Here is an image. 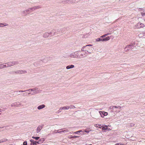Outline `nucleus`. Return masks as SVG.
<instances>
[{
	"label": "nucleus",
	"mask_w": 145,
	"mask_h": 145,
	"mask_svg": "<svg viewBox=\"0 0 145 145\" xmlns=\"http://www.w3.org/2000/svg\"><path fill=\"white\" fill-rule=\"evenodd\" d=\"M136 46L135 44V43H131L129 45H127L124 48L125 50L127 52L130 50H131L132 51H134L136 50L135 48Z\"/></svg>",
	"instance_id": "f257e3e1"
},
{
	"label": "nucleus",
	"mask_w": 145,
	"mask_h": 145,
	"mask_svg": "<svg viewBox=\"0 0 145 145\" xmlns=\"http://www.w3.org/2000/svg\"><path fill=\"white\" fill-rule=\"evenodd\" d=\"M19 63V62L18 61H13L5 63V64H7V67H8L14 66L15 65H17Z\"/></svg>",
	"instance_id": "f03ea898"
},
{
	"label": "nucleus",
	"mask_w": 145,
	"mask_h": 145,
	"mask_svg": "<svg viewBox=\"0 0 145 145\" xmlns=\"http://www.w3.org/2000/svg\"><path fill=\"white\" fill-rule=\"evenodd\" d=\"M94 49V48L92 47H91L90 48H89V47H86L85 48V49H84V50H82V51H85V54L86 55H87L88 53L90 54H91V52L90 51V50H91L93 51V50Z\"/></svg>",
	"instance_id": "7ed1b4c3"
},
{
	"label": "nucleus",
	"mask_w": 145,
	"mask_h": 145,
	"mask_svg": "<svg viewBox=\"0 0 145 145\" xmlns=\"http://www.w3.org/2000/svg\"><path fill=\"white\" fill-rule=\"evenodd\" d=\"M110 39V38L109 37H106L104 38H102L101 37L96 39V41H105L109 40Z\"/></svg>",
	"instance_id": "20e7f679"
},
{
	"label": "nucleus",
	"mask_w": 145,
	"mask_h": 145,
	"mask_svg": "<svg viewBox=\"0 0 145 145\" xmlns=\"http://www.w3.org/2000/svg\"><path fill=\"white\" fill-rule=\"evenodd\" d=\"M55 30H53L52 32H50V33H48V32H46L44 34L43 37L44 38H47L50 35H51L53 33V35H54L56 33V32L55 31Z\"/></svg>",
	"instance_id": "39448f33"
},
{
	"label": "nucleus",
	"mask_w": 145,
	"mask_h": 145,
	"mask_svg": "<svg viewBox=\"0 0 145 145\" xmlns=\"http://www.w3.org/2000/svg\"><path fill=\"white\" fill-rule=\"evenodd\" d=\"M144 26V24L140 22H138L137 24L135 25V27L138 29L143 27Z\"/></svg>",
	"instance_id": "423d86ee"
},
{
	"label": "nucleus",
	"mask_w": 145,
	"mask_h": 145,
	"mask_svg": "<svg viewBox=\"0 0 145 145\" xmlns=\"http://www.w3.org/2000/svg\"><path fill=\"white\" fill-rule=\"evenodd\" d=\"M82 52V50L81 51H78V54L80 57L79 58H82L83 57H84L86 56V55L85 54H83Z\"/></svg>",
	"instance_id": "0eeeda50"
},
{
	"label": "nucleus",
	"mask_w": 145,
	"mask_h": 145,
	"mask_svg": "<svg viewBox=\"0 0 145 145\" xmlns=\"http://www.w3.org/2000/svg\"><path fill=\"white\" fill-rule=\"evenodd\" d=\"M44 126V125L42 124L40 125H39L38 126L37 129V133H39L41 130Z\"/></svg>",
	"instance_id": "6e6552de"
},
{
	"label": "nucleus",
	"mask_w": 145,
	"mask_h": 145,
	"mask_svg": "<svg viewBox=\"0 0 145 145\" xmlns=\"http://www.w3.org/2000/svg\"><path fill=\"white\" fill-rule=\"evenodd\" d=\"M18 103L17 102H15L13 104H12L11 105L12 107H13V106H19L20 105H22V104L21 103Z\"/></svg>",
	"instance_id": "1a4fd4ad"
},
{
	"label": "nucleus",
	"mask_w": 145,
	"mask_h": 145,
	"mask_svg": "<svg viewBox=\"0 0 145 145\" xmlns=\"http://www.w3.org/2000/svg\"><path fill=\"white\" fill-rule=\"evenodd\" d=\"M74 134H84V132L82 130H80L74 132Z\"/></svg>",
	"instance_id": "9d476101"
},
{
	"label": "nucleus",
	"mask_w": 145,
	"mask_h": 145,
	"mask_svg": "<svg viewBox=\"0 0 145 145\" xmlns=\"http://www.w3.org/2000/svg\"><path fill=\"white\" fill-rule=\"evenodd\" d=\"M45 105L44 104L42 105L38 106L37 108L38 110H40L44 108Z\"/></svg>",
	"instance_id": "9b49d317"
},
{
	"label": "nucleus",
	"mask_w": 145,
	"mask_h": 145,
	"mask_svg": "<svg viewBox=\"0 0 145 145\" xmlns=\"http://www.w3.org/2000/svg\"><path fill=\"white\" fill-rule=\"evenodd\" d=\"M41 90H38V89H37V90L36 91H35L33 93L31 94V95H34L36 94H38L39 93L41 92Z\"/></svg>",
	"instance_id": "f8f14e48"
},
{
	"label": "nucleus",
	"mask_w": 145,
	"mask_h": 145,
	"mask_svg": "<svg viewBox=\"0 0 145 145\" xmlns=\"http://www.w3.org/2000/svg\"><path fill=\"white\" fill-rule=\"evenodd\" d=\"M69 56L71 58H76L75 52L70 54Z\"/></svg>",
	"instance_id": "ddd939ff"
},
{
	"label": "nucleus",
	"mask_w": 145,
	"mask_h": 145,
	"mask_svg": "<svg viewBox=\"0 0 145 145\" xmlns=\"http://www.w3.org/2000/svg\"><path fill=\"white\" fill-rule=\"evenodd\" d=\"M74 67V65H71L67 66L66 67V68L67 69H69L71 68H73Z\"/></svg>",
	"instance_id": "4468645a"
},
{
	"label": "nucleus",
	"mask_w": 145,
	"mask_h": 145,
	"mask_svg": "<svg viewBox=\"0 0 145 145\" xmlns=\"http://www.w3.org/2000/svg\"><path fill=\"white\" fill-rule=\"evenodd\" d=\"M28 14L27 13V10H24L23 11L22 13V16H26Z\"/></svg>",
	"instance_id": "2eb2a0df"
},
{
	"label": "nucleus",
	"mask_w": 145,
	"mask_h": 145,
	"mask_svg": "<svg viewBox=\"0 0 145 145\" xmlns=\"http://www.w3.org/2000/svg\"><path fill=\"white\" fill-rule=\"evenodd\" d=\"M10 73L11 74H19V70H18L16 71H13L11 72Z\"/></svg>",
	"instance_id": "dca6fc26"
},
{
	"label": "nucleus",
	"mask_w": 145,
	"mask_h": 145,
	"mask_svg": "<svg viewBox=\"0 0 145 145\" xmlns=\"http://www.w3.org/2000/svg\"><path fill=\"white\" fill-rule=\"evenodd\" d=\"M27 72L25 70H19V74H25Z\"/></svg>",
	"instance_id": "f3484780"
},
{
	"label": "nucleus",
	"mask_w": 145,
	"mask_h": 145,
	"mask_svg": "<svg viewBox=\"0 0 145 145\" xmlns=\"http://www.w3.org/2000/svg\"><path fill=\"white\" fill-rule=\"evenodd\" d=\"M102 129L103 130H107L108 129V127L107 126L105 125V126H102Z\"/></svg>",
	"instance_id": "a211bd4d"
},
{
	"label": "nucleus",
	"mask_w": 145,
	"mask_h": 145,
	"mask_svg": "<svg viewBox=\"0 0 145 145\" xmlns=\"http://www.w3.org/2000/svg\"><path fill=\"white\" fill-rule=\"evenodd\" d=\"M30 142L32 143V144H33V145H36V141H35L33 139H31L30 140Z\"/></svg>",
	"instance_id": "6ab92c4d"
},
{
	"label": "nucleus",
	"mask_w": 145,
	"mask_h": 145,
	"mask_svg": "<svg viewBox=\"0 0 145 145\" xmlns=\"http://www.w3.org/2000/svg\"><path fill=\"white\" fill-rule=\"evenodd\" d=\"M141 11V13L142 16H145V10H142L141 9L140 10Z\"/></svg>",
	"instance_id": "aec40b11"
},
{
	"label": "nucleus",
	"mask_w": 145,
	"mask_h": 145,
	"mask_svg": "<svg viewBox=\"0 0 145 145\" xmlns=\"http://www.w3.org/2000/svg\"><path fill=\"white\" fill-rule=\"evenodd\" d=\"M30 89H27L26 90H24V91L20 90V91H16V92H25V91H31V90Z\"/></svg>",
	"instance_id": "412c9836"
},
{
	"label": "nucleus",
	"mask_w": 145,
	"mask_h": 145,
	"mask_svg": "<svg viewBox=\"0 0 145 145\" xmlns=\"http://www.w3.org/2000/svg\"><path fill=\"white\" fill-rule=\"evenodd\" d=\"M75 54L76 55V58H79V55L78 54V51H76L75 52Z\"/></svg>",
	"instance_id": "4be33fe9"
},
{
	"label": "nucleus",
	"mask_w": 145,
	"mask_h": 145,
	"mask_svg": "<svg viewBox=\"0 0 145 145\" xmlns=\"http://www.w3.org/2000/svg\"><path fill=\"white\" fill-rule=\"evenodd\" d=\"M92 46V45H91V44H88V45H86V46H83L82 48V50H84V49H85V48H86V47H88V46Z\"/></svg>",
	"instance_id": "5701e85b"
},
{
	"label": "nucleus",
	"mask_w": 145,
	"mask_h": 145,
	"mask_svg": "<svg viewBox=\"0 0 145 145\" xmlns=\"http://www.w3.org/2000/svg\"><path fill=\"white\" fill-rule=\"evenodd\" d=\"M114 108H116V107H114V106H111L109 107V110H112L115 111H116V110H115Z\"/></svg>",
	"instance_id": "b1692460"
},
{
	"label": "nucleus",
	"mask_w": 145,
	"mask_h": 145,
	"mask_svg": "<svg viewBox=\"0 0 145 145\" xmlns=\"http://www.w3.org/2000/svg\"><path fill=\"white\" fill-rule=\"evenodd\" d=\"M69 109V106H64L61 107V109L63 110H67Z\"/></svg>",
	"instance_id": "393cba45"
},
{
	"label": "nucleus",
	"mask_w": 145,
	"mask_h": 145,
	"mask_svg": "<svg viewBox=\"0 0 145 145\" xmlns=\"http://www.w3.org/2000/svg\"><path fill=\"white\" fill-rule=\"evenodd\" d=\"M61 3L64 4L68 3L69 1H68V0H63L61 1Z\"/></svg>",
	"instance_id": "a878e982"
},
{
	"label": "nucleus",
	"mask_w": 145,
	"mask_h": 145,
	"mask_svg": "<svg viewBox=\"0 0 145 145\" xmlns=\"http://www.w3.org/2000/svg\"><path fill=\"white\" fill-rule=\"evenodd\" d=\"M31 9V8H28L26 10L28 14H29L30 12H31L33 11H32V10Z\"/></svg>",
	"instance_id": "bb28decb"
},
{
	"label": "nucleus",
	"mask_w": 145,
	"mask_h": 145,
	"mask_svg": "<svg viewBox=\"0 0 145 145\" xmlns=\"http://www.w3.org/2000/svg\"><path fill=\"white\" fill-rule=\"evenodd\" d=\"M66 30V28H63L60 29V31H61V33H64V31Z\"/></svg>",
	"instance_id": "cd10ccee"
},
{
	"label": "nucleus",
	"mask_w": 145,
	"mask_h": 145,
	"mask_svg": "<svg viewBox=\"0 0 145 145\" xmlns=\"http://www.w3.org/2000/svg\"><path fill=\"white\" fill-rule=\"evenodd\" d=\"M76 0H68V1H69L68 4L74 3L76 1Z\"/></svg>",
	"instance_id": "c85d7f7f"
},
{
	"label": "nucleus",
	"mask_w": 145,
	"mask_h": 145,
	"mask_svg": "<svg viewBox=\"0 0 145 145\" xmlns=\"http://www.w3.org/2000/svg\"><path fill=\"white\" fill-rule=\"evenodd\" d=\"M42 61L44 63H46V62L48 60H47V57H45V59H43L41 61Z\"/></svg>",
	"instance_id": "c756f323"
},
{
	"label": "nucleus",
	"mask_w": 145,
	"mask_h": 145,
	"mask_svg": "<svg viewBox=\"0 0 145 145\" xmlns=\"http://www.w3.org/2000/svg\"><path fill=\"white\" fill-rule=\"evenodd\" d=\"M32 138H33L35 139L36 140H38L40 138V137H34L33 136V137H32Z\"/></svg>",
	"instance_id": "7c9ffc66"
},
{
	"label": "nucleus",
	"mask_w": 145,
	"mask_h": 145,
	"mask_svg": "<svg viewBox=\"0 0 145 145\" xmlns=\"http://www.w3.org/2000/svg\"><path fill=\"white\" fill-rule=\"evenodd\" d=\"M99 114H100L101 116L103 118L104 117L103 116V115L104 114V113H103V111H99Z\"/></svg>",
	"instance_id": "2f4dec72"
},
{
	"label": "nucleus",
	"mask_w": 145,
	"mask_h": 145,
	"mask_svg": "<svg viewBox=\"0 0 145 145\" xmlns=\"http://www.w3.org/2000/svg\"><path fill=\"white\" fill-rule=\"evenodd\" d=\"M76 136H72L71 135L70 137H69L70 139H73L76 138Z\"/></svg>",
	"instance_id": "473e14b6"
},
{
	"label": "nucleus",
	"mask_w": 145,
	"mask_h": 145,
	"mask_svg": "<svg viewBox=\"0 0 145 145\" xmlns=\"http://www.w3.org/2000/svg\"><path fill=\"white\" fill-rule=\"evenodd\" d=\"M102 126H101V124H96L95 126L97 127H98L99 128H101Z\"/></svg>",
	"instance_id": "72a5a7b5"
},
{
	"label": "nucleus",
	"mask_w": 145,
	"mask_h": 145,
	"mask_svg": "<svg viewBox=\"0 0 145 145\" xmlns=\"http://www.w3.org/2000/svg\"><path fill=\"white\" fill-rule=\"evenodd\" d=\"M103 113H104V114L103 115V116L104 117L105 116H106L108 115V113L107 112H105V111H103Z\"/></svg>",
	"instance_id": "f704fd0d"
},
{
	"label": "nucleus",
	"mask_w": 145,
	"mask_h": 145,
	"mask_svg": "<svg viewBox=\"0 0 145 145\" xmlns=\"http://www.w3.org/2000/svg\"><path fill=\"white\" fill-rule=\"evenodd\" d=\"M114 107H116V108H114L115 110H116V109H118V108H119V109H120L121 108V106H114Z\"/></svg>",
	"instance_id": "c9c22d12"
},
{
	"label": "nucleus",
	"mask_w": 145,
	"mask_h": 145,
	"mask_svg": "<svg viewBox=\"0 0 145 145\" xmlns=\"http://www.w3.org/2000/svg\"><path fill=\"white\" fill-rule=\"evenodd\" d=\"M69 108H70L71 109L74 108H75L74 106L72 105H71L70 106H69Z\"/></svg>",
	"instance_id": "e433bc0d"
},
{
	"label": "nucleus",
	"mask_w": 145,
	"mask_h": 145,
	"mask_svg": "<svg viewBox=\"0 0 145 145\" xmlns=\"http://www.w3.org/2000/svg\"><path fill=\"white\" fill-rule=\"evenodd\" d=\"M39 141H40V142H41V143H42L44 141V138H42L39 140Z\"/></svg>",
	"instance_id": "4c0bfd02"
},
{
	"label": "nucleus",
	"mask_w": 145,
	"mask_h": 145,
	"mask_svg": "<svg viewBox=\"0 0 145 145\" xmlns=\"http://www.w3.org/2000/svg\"><path fill=\"white\" fill-rule=\"evenodd\" d=\"M108 34H105V35H104L102 36H101V37L102 38H104V37H105V36H107V35H108Z\"/></svg>",
	"instance_id": "58836bf2"
},
{
	"label": "nucleus",
	"mask_w": 145,
	"mask_h": 145,
	"mask_svg": "<svg viewBox=\"0 0 145 145\" xmlns=\"http://www.w3.org/2000/svg\"><path fill=\"white\" fill-rule=\"evenodd\" d=\"M31 9L32 10V11H33L35 10H36L35 6L33 7H31Z\"/></svg>",
	"instance_id": "ea45409f"
},
{
	"label": "nucleus",
	"mask_w": 145,
	"mask_h": 145,
	"mask_svg": "<svg viewBox=\"0 0 145 145\" xmlns=\"http://www.w3.org/2000/svg\"><path fill=\"white\" fill-rule=\"evenodd\" d=\"M62 110L61 109V107L60 108L59 110L57 111V112H56V114H58L61 111V110Z\"/></svg>",
	"instance_id": "a19ab883"
},
{
	"label": "nucleus",
	"mask_w": 145,
	"mask_h": 145,
	"mask_svg": "<svg viewBox=\"0 0 145 145\" xmlns=\"http://www.w3.org/2000/svg\"><path fill=\"white\" fill-rule=\"evenodd\" d=\"M35 7L36 9L40 8H41V7H40V6H37Z\"/></svg>",
	"instance_id": "79ce46f5"
},
{
	"label": "nucleus",
	"mask_w": 145,
	"mask_h": 145,
	"mask_svg": "<svg viewBox=\"0 0 145 145\" xmlns=\"http://www.w3.org/2000/svg\"><path fill=\"white\" fill-rule=\"evenodd\" d=\"M1 25H4V26H7V25L8 24H3L0 23V27H3V26H1Z\"/></svg>",
	"instance_id": "37998d69"
},
{
	"label": "nucleus",
	"mask_w": 145,
	"mask_h": 145,
	"mask_svg": "<svg viewBox=\"0 0 145 145\" xmlns=\"http://www.w3.org/2000/svg\"><path fill=\"white\" fill-rule=\"evenodd\" d=\"M83 131L84 132V133L85 132H86V133H88L89 132V131H88V130H84Z\"/></svg>",
	"instance_id": "c03bdc74"
},
{
	"label": "nucleus",
	"mask_w": 145,
	"mask_h": 145,
	"mask_svg": "<svg viewBox=\"0 0 145 145\" xmlns=\"http://www.w3.org/2000/svg\"><path fill=\"white\" fill-rule=\"evenodd\" d=\"M23 145H27V142L26 141H25L23 142Z\"/></svg>",
	"instance_id": "a18cd8bd"
},
{
	"label": "nucleus",
	"mask_w": 145,
	"mask_h": 145,
	"mask_svg": "<svg viewBox=\"0 0 145 145\" xmlns=\"http://www.w3.org/2000/svg\"><path fill=\"white\" fill-rule=\"evenodd\" d=\"M123 144L121 143H117L114 145H123Z\"/></svg>",
	"instance_id": "49530a36"
},
{
	"label": "nucleus",
	"mask_w": 145,
	"mask_h": 145,
	"mask_svg": "<svg viewBox=\"0 0 145 145\" xmlns=\"http://www.w3.org/2000/svg\"><path fill=\"white\" fill-rule=\"evenodd\" d=\"M22 95L24 96H25L27 95V93H24Z\"/></svg>",
	"instance_id": "de8ad7c7"
},
{
	"label": "nucleus",
	"mask_w": 145,
	"mask_h": 145,
	"mask_svg": "<svg viewBox=\"0 0 145 145\" xmlns=\"http://www.w3.org/2000/svg\"><path fill=\"white\" fill-rule=\"evenodd\" d=\"M3 68H6V67H7V66L6 65H4V64H3Z\"/></svg>",
	"instance_id": "09e8293b"
},
{
	"label": "nucleus",
	"mask_w": 145,
	"mask_h": 145,
	"mask_svg": "<svg viewBox=\"0 0 145 145\" xmlns=\"http://www.w3.org/2000/svg\"><path fill=\"white\" fill-rule=\"evenodd\" d=\"M36 145L37 144H39L41 143V142H40V141L39 140L38 141H36Z\"/></svg>",
	"instance_id": "8fccbe9b"
},
{
	"label": "nucleus",
	"mask_w": 145,
	"mask_h": 145,
	"mask_svg": "<svg viewBox=\"0 0 145 145\" xmlns=\"http://www.w3.org/2000/svg\"><path fill=\"white\" fill-rule=\"evenodd\" d=\"M3 69V64L0 65V69Z\"/></svg>",
	"instance_id": "3c124183"
},
{
	"label": "nucleus",
	"mask_w": 145,
	"mask_h": 145,
	"mask_svg": "<svg viewBox=\"0 0 145 145\" xmlns=\"http://www.w3.org/2000/svg\"><path fill=\"white\" fill-rule=\"evenodd\" d=\"M135 124L133 123H131L130 124V126L131 127H133L134 126Z\"/></svg>",
	"instance_id": "603ef678"
},
{
	"label": "nucleus",
	"mask_w": 145,
	"mask_h": 145,
	"mask_svg": "<svg viewBox=\"0 0 145 145\" xmlns=\"http://www.w3.org/2000/svg\"><path fill=\"white\" fill-rule=\"evenodd\" d=\"M7 140V139H6V138H4V139H3V142H6Z\"/></svg>",
	"instance_id": "864d4df0"
},
{
	"label": "nucleus",
	"mask_w": 145,
	"mask_h": 145,
	"mask_svg": "<svg viewBox=\"0 0 145 145\" xmlns=\"http://www.w3.org/2000/svg\"><path fill=\"white\" fill-rule=\"evenodd\" d=\"M33 89H34V91H36L37 89H38V88H33Z\"/></svg>",
	"instance_id": "5fc2aeb1"
},
{
	"label": "nucleus",
	"mask_w": 145,
	"mask_h": 145,
	"mask_svg": "<svg viewBox=\"0 0 145 145\" xmlns=\"http://www.w3.org/2000/svg\"><path fill=\"white\" fill-rule=\"evenodd\" d=\"M65 131H61L58 132L57 133H61L62 132H65Z\"/></svg>",
	"instance_id": "6e6d98bb"
},
{
	"label": "nucleus",
	"mask_w": 145,
	"mask_h": 145,
	"mask_svg": "<svg viewBox=\"0 0 145 145\" xmlns=\"http://www.w3.org/2000/svg\"><path fill=\"white\" fill-rule=\"evenodd\" d=\"M57 31L60 33H61V31H60V29H58L57 30Z\"/></svg>",
	"instance_id": "4d7b16f0"
},
{
	"label": "nucleus",
	"mask_w": 145,
	"mask_h": 145,
	"mask_svg": "<svg viewBox=\"0 0 145 145\" xmlns=\"http://www.w3.org/2000/svg\"><path fill=\"white\" fill-rule=\"evenodd\" d=\"M30 90L31 91H34V89H33V88L31 89Z\"/></svg>",
	"instance_id": "13d9d810"
},
{
	"label": "nucleus",
	"mask_w": 145,
	"mask_h": 145,
	"mask_svg": "<svg viewBox=\"0 0 145 145\" xmlns=\"http://www.w3.org/2000/svg\"><path fill=\"white\" fill-rule=\"evenodd\" d=\"M82 53L83 54H85V51H82Z\"/></svg>",
	"instance_id": "bf43d9fd"
},
{
	"label": "nucleus",
	"mask_w": 145,
	"mask_h": 145,
	"mask_svg": "<svg viewBox=\"0 0 145 145\" xmlns=\"http://www.w3.org/2000/svg\"><path fill=\"white\" fill-rule=\"evenodd\" d=\"M2 142H3V139H1L0 140V143Z\"/></svg>",
	"instance_id": "052dcab7"
},
{
	"label": "nucleus",
	"mask_w": 145,
	"mask_h": 145,
	"mask_svg": "<svg viewBox=\"0 0 145 145\" xmlns=\"http://www.w3.org/2000/svg\"><path fill=\"white\" fill-rule=\"evenodd\" d=\"M111 110L110 112H114L115 111H114L113 110Z\"/></svg>",
	"instance_id": "680f3d73"
},
{
	"label": "nucleus",
	"mask_w": 145,
	"mask_h": 145,
	"mask_svg": "<svg viewBox=\"0 0 145 145\" xmlns=\"http://www.w3.org/2000/svg\"><path fill=\"white\" fill-rule=\"evenodd\" d=\"M1 26H3H3H4V25H1Z\"/></svg>",
	"instance_id": "e2e57ef3"
},
{
	"label": "nucleus",
	"mask_w": 145,
	"mask_h": 145,
	"mask_svg": "<svg viewBox=\"0 0 145 145\" xmlns=\"http://www.w3.org/2000/svg\"><path fill=\"white\" fill-rule=\"evenodd\" d=\"M76 138H79L80 137L79 136H76Z\"/></svg>",
	"instance_id": "0e129e2a"
},
{
	"label": "nucleus",
	"mask_w": 145,
	"mask_h": 145,
	"mask_svg": "<svg viewBox=\"0 0 145 145\" xmlns=\"http://www.w3.org/2000/svg\"><path fill=\"white\" fill-rule=\"evenodd\" d=\"M31 94V93H28V95H30Z\"/></svg>",
	"instance_id": "69168bd1"
},
{
	"label": "nucleus",
	"mask_w": 145,
	"mask_h": 145,
	"mask_svg": "<svg viewBox=\"0 0 145 145\" xmlns=\"http://www.w3.org/2000/svg\"><path fill=\"white\" fill-rule=\"evenodd\" d=\"M30 145H33V144H32V143L31 142V144Z\"/></svg>",
	"instance_id": "338daca9"
},
{
	"label": "nucleus",
	"mask_w": 145,
	"mask_h": 145,
	"mask_svg": "<svg viewBox=\"0 0 145 145\" xmlns=\"http://www.w3.org/2000/svg\"><path fill=\"white\" fill-rule=\"evenodd\" d=\"M0 114H1V113H0Z\"/></svg>",
	"instance_id": "774afa93"
}]
</instances>
